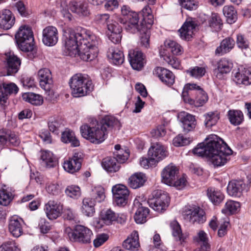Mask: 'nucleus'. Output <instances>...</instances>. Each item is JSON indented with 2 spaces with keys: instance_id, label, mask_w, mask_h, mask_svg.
<instances>
[{
  "instance_id": "nucleus-1",
  "label": "nucleus",
  "mask_w": 251,
  "mask_h": 251,
  "mask_svg": "<svg viewBox=\"0 0 251 251\" xmlns=\"http://www.w3.org/2000/svg\"><path fill=\"white\" fill-rule=\"evenodd\" d=\"M65 48L70 56L77 55L85 61L93 60L98 55L100 39L90 31L82 27L64 31Z\"/></svg>"
},
{
  "instance_id": "nucleus-2",
  "label": "nucleus",
  "mask_w": 251,
  "mask_h": 251,
  "mask_svg": "<svg viewBox=\"0 0 251 251\" xmlns=\"http://www.w3.org/2000/svg\"><path fill=\"white\" fill-rule=\"evenodd\" d=\"M205 143H200L193 150L195 154L205 156L215 167L224 165L232 150L221 138L216 135H210L205 139Z\"/></svg>"
},
{
  "instance_id": "nucleus-3",
  "label": "nucleus",
  "mask_w": 251,
  "mask_h": 251,
  "mask_svg": "<svg viewBox=\"0 0 251 251\" xmlns=\"http://www.w3.org/2000/svg\"><path fill=\"white\" fill-rule=\"evenodd\" d=\"M119 121L112 116L107 115L100 121L92 120L89 124H84L80 127L82 136L91 143L100 144L107 138V134L113 128L120 129Z\"/></svg>"
},
{
  "instance_id": "nucleus-4",
  "label": "nucleus",
  "mask_w": 251,
  "mask_h": 251,
  "mask_svg": "<svg viewBox=\"0 0 251 251\" xmlns=\"http://www.w3.org/2000/svg\"><path fill=\"white\" fill-rule=\"evenodd\" d=\"M181 97L185 103L195 107H200L208 100L206 92L196 83H187L183 89Z\"/></svg>"
},
{
  "instance_id": "nucleus-5",
  "label": "nucleus",
  "mask_w": 251,
  "mask_h": 251,
  "mask_svg": "<svg viewBox=\"0 0 251 251\" xmlns=\"http://www.w3.org/2000/svg\"><path fill=\"white\" fill-rule=\"evenodd\" d=\"M121 14L123 18H120L119 22L125 25L126 30L133 33L141 32L144 30L146 27H148L143 22L139 24L140 15L142 13H137L132 10L130 8L126 5H123L121 8Z\"/></svg>"
},
{
  "instance_id": "nucleus-6",
  "label": "nucleus",
  "mask_w": 251,
  "mask_h": 251,
  "mask_svg": "<svg viewBox=\"0 0 251 251\" xmlns=\"http://www.w3.org/2000/svg\"><path fill=\"white\" fill-rule=\"evenodd\" d=\"M72 94L74 97H81L89 94L94 88L92 80L86 75L76 74L70 80Z\"/></svg>"
},
{
  "instance_id": "nucleus-7",
  "label": "nucleus",
  "mask_w": 251,
  "mask_h": 251,
  "mask_svg": "<svg viewBox=\"0 0 251 251\" xmlns=\"http://www.w3.org/2000/svg\"><path fill=\"white\" fill-rule=\"evenodd\" d=\"M15 36L16 43L21 50L29 52L33 50L34 37L30 27L25 25L21 26Z\"/></svg>"
},
{
  "instance_id": "nucleus-8",
  "label": "nucleus",
  "mask_w": 251,
  "mask_h": 251,
  "mask_svg": "<svg viewBox=\"0 0 251 251\" xmlns=\"http://www.w3.org/2000/svg\"><path fill=\"white\" fill-rule=\"evenodd\" d=\"M65 233L71 241L83 244L90 243L93 235L92 231L89 228L80 225L75 226L74 230L70 227H66Z\"/></svg>"
},
{
  "instance_id": "nucleus-9",
  "label": "nucleus",
  "mask_w": 251,
  "mask_h": 251,
  "mask_svg": "<svg viewBox=\"0 0 251 251\" xmlns=\"http://www.w3.org/2000/svg\"><path fill=\"white\" fill-rule=\"evenodd\" d=\"M152 198L147 201L149 206L154 210L163 212L168 206L170 198L167 193L161 190H156L152 192Z\"/></svg>"
},
{
  "instance_id": "nucleus-10",
  "label": "nucleus",
  "mask_w": 251,
  "mask_h": 251,
  "mask_svg": "<svg viewBox=\"0 0 251 251\" xmlns=\"http://www.w3.org/2000/svg\"><path fill=\"white\" fill-rule=\"evenodd\" d=\"M113 201L119 206H125L128 201L129 191L127 188L123 184H116L112 187Z\"/></svg>"
},
{
  "instance_id": "nucleus-11",
  "label": "nucleus",
  "mask_w": 251,
  "mask_h": 251,
  "mask_svg": "<svg viewBox=\"0 0 251 251\" xmlns=\"http://www.w3.org/2000/svg\"><path fill=\"white\" fill-rule=\"evenodd\" d=\"M146 203V201L141 203L137 199L134 201L132 210L135 212L134 218L137 224H143L147 221V217L149 214L150 210L145 206Z\"/></svg>"
},
{
  "instance_id": "nucleus-12",
  "label": "nucleus",
  "mask_w": 251,
  "mask_h": 251,
  "mask_svg": "<svg viewBox=\"0 0 251 251\" xmlns=\"http://www.w3.org/2000/svg\"><path fill=\"white\" fill-rule=\"evenodd\" d=\"M83 156V154L81 152H75L72 157L64 161V170L72 174L79 171L81 167Z\"/></svg>"
},
{
  "instance_id": "nucleus-13",
  "label": "nucleus",
  "mask_w": 251,
  "mask_h": 251,
  "mask_svg": "<svg viewBox=\"0 0 251 251\" xmlns=\"http://www.w3.org/2000/svg\"><path fill=\"white\" fill-rule=\"evenodd\" d=\"M39 84L49 95L53 93L51 91L52 86V80L50 70L47 68L40 69L38 73Z\"/></svg>"
},
{
  "instance_id": "nucleus-14",
  "label": "nucleus",
  "mask_w": 251,
  "mask_h": 251,
  "mask_svg": "<svg viewBox=\"0 0 251 251\" xmlns=\"http://www.w3.org/2000/svg\"><path fill=\"white\" fill-rule=\"evenodd\" d=\"M5 68L7 75H12L16 74L21 66V59L13 53H5Z\"/></svg>"
},
{
  "instance_id": "nucleus-15",
  "label": "nucleus",
  "mask_w": 251,
  "mask_h": 251,
  "mask_svg": "<svg viewBox=\"0 0 251 251\" xmlns=\"http://www.w3.org/2000/svg\"><path fill=\"white\" fill-rule=\"evenodd\" d=\"M58 40V32L57 28L53 26L45 27L42 32V42L49 47L53 46Z\"/></svg>"
},
{
  "instance_id": "nucleus-16",
  "label": "nucleus",
  "mask_w": 251,
  "mask_h": 251,
  "mask_svg": "<svg viewBox=\"0 0 251 251\" xmlns=\"http://www.w3.org/2000/svg\"><path fill=\"white\" fill-rule=\"evenodd\" d=\"M20 143L19 137L13 131L6 129H0V145L17 147Z\"/></svg>"
},
{
  "instance_id": "nucleus-17",
  "label": "nucleus",
  "mask_w": 251,
  "mask_h": 251,
  "mask_svg": "<svg viewBox=\"0 0 251 251\" xmlns=\"http://www.w3.org/2000/svg\"><path fill=\"white\" fill-rule=\"evenodd\" d=\"M69 9L79 17H88L90 15L88 4L81 0H72L68 5Z\"/></svg>"
},
{
  "instance_id": "nucleus-18",
  "label": "nucleus",
  "mask_w": 251,
  "mask_h": 251,
  "mask_svg": "<svg viewBox=\"0 0 251 251\" xmlns=\"http://www.w3.org/2000/svg\"><path fill=\"white\" fill-rule=\"evenodd\" d=\"M148 156L151 157L156 164L167 155V151L165 147L159 142L152 143L148 151Z\"/></svg>"
},
{
  "instance_id": "nucleus-19",
  "label": "nucleus",
  "mask_w": 251,
  "mask_h": 251,
  "mask_svg": "<svg viewBox=\"0 0 251 251\" xmlns=\"http://www.w3.org/2000/svg\"><path fill=\"white\" fill-rule=\"evenodd\" d=\"M160 80L165 85L171 86L175 82V76L170 70L160 67H156L153 72Z\"/></svg>"
},
{
  "instance_id": "nucleus-20",
  "label": "nucleus",
  "mask_w": 251,
  "mask_h": 251,
  "mask_svg": "<svg viewBox=\"0 0 251 251\" xmlns=\"http://www.w3.org/2000/svg\"><path fill=\"white\" fill-rule=\"evenodd\" d=\"M232 68V61L226 58H223L217 63V67L214 70V74L217 78L222 79L224 75L229 73Z\"/></svg>"
},
{
  "instance_id": "nucleus-21",
  "label": "nucleus",
  "mask_w": 251,
  "mask_h": 251,
  "mask_svg": "<svg viewBox=\"0 0 251 251\" xmlns=\"http://www.w3.org/2000/svg\"><path fill=\"white\" fill-rule=\"evenodd\" d=\"M185 218L193 224H202L206 220L205 212L200 207L189 210Z\"/></svg>"
},
{
  "instance_id": "nucleus-22",
  "label": "nucleus",
  "mask_w": 251,
  "mask_h": 251,
  "mask_svg": "<svg viewBox=\"0 0 251 251\" xmlns=\"http://www.w3.org/2000/svg\"><path fill=\"white\" fill-rule=\"evenodd\" d=\"M128 59L132 68L135 70H141L145 63L143 53L141 51L131 50L128 53Z\"/></svg>"
},
{
  "instance_id": "nucleus-23",
  "label": "nucleus",
  "mask_w": 251,
  "mask_h": 251,
  "mask_svg": "<svg viewBox=\"0 0 251 251\" xmlns=\"http://www.w3.org/2000/svg\"><path fill=\"white\" fill-rule=\"evenodd\" d=\"M15 18L9 9H3L0 11V28L4 30L10 29L15 24Z\"/></svg>"
},
{
  "instance_id": "nucleus-24",
  "label": "nucleus",
  "mask_w": 251,
  "mask_h": 251,
  "mask_svg": "<svg viewBox=\"0 0 251 251\" xmlns=\"http://www.w3.org/2000/svg\"><path fill=\"white\" fill-rule=\"evenodd\" d=\"M63 207L60 203L55 201H49L45 207L47 216L50 220H54L61 215Z\"/></svg>"
},
{
  "instance_id": "nucleus-25",
  "label": "nucleus",
  "mask_w": 251,
  "mask_h": 251,
  "mask_svg": "<svg viewBox=\"0 0 251 251\" xmlns=\"http://www.w3.org/2000/svg\"><path fill=\"white\" fill-rule=\"evenodd\" d=\"M22 218L17 216H12L9 221L8 229L13 236L18 238L23 233Z\"/></svg>"
},
{
  "instance_id": "nucleus-26",
  "label": "nucleus",
  "mask_w": 251,
  "mask_h": 251,
  "mask_svg": "<svg viewBox=\"0 0 251 251\" xmlns=\"http://www.w3.org/2000/svg\"><path fill=\"white\" fill-rule=\"evenodd\" d=\"M235 81L239 84H251V68L241 67L234 75Z\"/></svg>"
},
{
  "instance_id": "nucleus-27",
  "label": "nucleus",
  "mask_w": 251,
  "mask_h": 251,
  "mask_svg": "<svg viewBox=\"0 0 251 251\" xmlns=\"http://www.w3.org/2000/svg\"><path fill=\"white\" fill-rule=\"evenodd\" d=\"M246 184L242 180H232L228 183L227 192L231 196L240 197L245 189Z\"/></svg>"
},
{
  "instance_id": "nucleus-28",
  "label": "nucleus",
  "mask_w": 251,
  "mask_h": 251,
  "mask_svg": "<svg viewBox=\"0 0 251 251\" xmlns=\"http://www.w3.org/2000/svg\"><path fill=\"white\" fill-rule=\"evenodd\" d=\"M180 121L182 124V126L184 132L187 133L195 128L197 122L195 116L183 112L180 113Z\"/></svg>"
},
{
  "instance_id": "nucleus-29",
  "label": "nucleus",
  "mask_w": 251,
  "mask_h": 251,
  "mask_svg": "<svg viewBox=\"0 0 251 251\" xmlns=\"http://www.w3.org/2000/svg\"><path fill=\"white\" fill-rule=\"evenodd\" d=\"M178 170L175 166L170 164L165 167L161 172L162 181L169 186H172L173 181L176 179V176Z\"/></svg>"
},
{
  "instance_id": "nucleus-30",
  "label": "nucleus",
  "mask_w": 251,
  "mask_h": 251,
  "mask_svg": "<svg viewBox=\"0 0 251 251\" xmlns=\"http://www.w3.org/2000/svg\"><path fill=\"white\" fill-rule=\"evenodd\" d=\"M235 41L233 38L227 37L224 39L220 43L215 51L216 55L222 56L230 52L234 47Z\"/></svg>"
},
{
  "instance_id": "nucleus-31",
  "label": "nucleus",
  "mask_w": 251,
  "mask_h": 251,
  "mask_svg": "<svg viewBox=\"0 0 251 251\" xmlns=\"http://www.w3.org/2000/svg\"><path fill=\"white\" fill-rule=\"evenodd\" d=\"M96 201L94 198L87 197L83 199L81 206V212L85 216L90 217L95 213V206Z\"/></svg>"
},
{
  "instance_id": "nucleus-32",
  "label": "nucleus",
  "mask_w": 251,
  "mask_h": 251,
  "mask_svg": "<svg viewBox=\"0 0 251 251\" xmlns=\"http://www.w3.org/2000/svg\"><path fill=\"white\" fill-rule=\"evenodd\" d=\"M197 24L193 21L186 22L178 31L180 37L183 40H189L192 37L193 30Z\"/></svg>"
},
{
  "instance_id": "nucleus-33",
  "label": "nucleus",
  "mask_w": 251,
  "mask_h": 251,
  "mask_svg": "<svg viewBox=\"0 0 251 251\" xmlns=\"http://www.w3.org/2000/svg\"><path fill=\"white\" fill-rule=\"evenodd\" d=\"M123 247L128 250H137L140 247L139 236L137 231L132 232L123 243Z\"/></svg>"
},
{
  "instance_id": "nucleus-34",
  "label": "nucleus",
  "mask_w": 251,
  "mask_h": 251,
  "mask_svg": "<svg viewBox=\"0 0 251 251\" xmlns=\"http://www.w3.org/2000/svg\"><path fill=\"white\" fill-rule=\"evenodd\" d=\"M107 56L115 65L122 64L124 62V56L123 52L114 47H110L108 49Z\"/></svg>"
},
{
  "instance_id": "nucleus-35",
  "label": "nucleus",
  "mask_w": 251,
  "mask_h": 251,
  "mask_svg": "<svg viewBox=\"0 0 251 251\" xmlns=\"http://www.w3.org/2000/svg\"><path fill=\"white\" fill-rule=\"evenodd\" d=\"M40 158L42 163L47 168L55 167L57 164V160L53 154L50 151H41Z\"/></svg>"
},
{
  "instance_id": "nucleus-36",
  "label": "nucleus",
  "mask_w": 251,
  "mask_h": 251,
  "mask_svg": "<svg viewBox=\"0 0 251 251\" xmlns=\"http://www.w3.org/2000/svg\"><path fill=\"white\" fill-rule=\"evenodd\" d=\"M207 195L210 201L215 205L220 203L224 199V195L220 191L214 187L207 189Z\"/></svg>"
},
{
  "instance_id": "nucleus-37",
  "label": "nucleus",
  "mask_w": 251,
  "mask_h": 251,
  "mask_svg": "<svg viewBox=\"0 0 251 251\" xmlns=\"http://www.w3.org/2000/svg\"><path fill=\"white\" fill-rule=\"evenodd\" d=\"M61 141L65 143H70L74 147H78L79 141L76 138L75 133L68 129H66L61 134Z\"/></svg>"
},
{
  "instance_id": "nucleus-38",
  "label": "nucleus",
  "mask_w": 251,
  "mask_h": 251,
  "mask_svg": "<svg viewBox=\"0 0 251 251\" xmlns=\"http://www.w3.org/2000/svg\"><path fill=\"white\" fill-rule=\"evenodd\" d=\"M170 227L172 235L176 241H180L181 243L185 242L186 236L182 233L180 226L176 220H174L170 223Z\"/></svg>"
},
{
  "instance_id": "nucleus-39",
  "label": "nucleus",
  "mask_w": 251,
  "mask_h": 251,
  "mask_svg": "<svg viewBox=\"0 0 251 251\" xmlns=\"http://www.w3.org/2000/svg\"><path fill=\"white\" fill-rule=\"evenodd\" d=\"M146 181L144 175L141 173H136L129 178V185L133 189H137L142 186Z\"/></svg>"
},
{
  "instance_id": "nucleus-40",
  "label": "nucleus",
  "mask_w": 251,
  "mask_h": 251,
  "mask_svg": "<svg viewBox=\"0 0 251 251\" xmlns=\"http://www.w3.org/2000/svg\"><path fill=\"white\" fill-rule=\"evenodd\" d=\"M117 162L115 157H107L103 159L101 165L106 171L116 172L119 170L120 167Z\"/></svg>"
},
{
  "instance_id": "nucleus-41",
  "label": "nucleus",
  "mask_w": 251,
  "mask_h": 251,
  "mask_svg": "<svg viewBox=\"0 0 251 251\" xmlns=\"http://www.w3.org/2000/svg\"><path fill=\"white\" fill-rule=\"evenodd\" d=\"M100 218L106 225L113 224L116 219V213L111 209H103L100 212Z\"/></svg>"
},
{
  "instance_id": "nucleus-42",
  "label": "nucleus",
  "mask_w": 251,
  "mask_h": 251,
  "mask_svg": "<svg viewBox=\"0 0 251 251\" xmlns=\"http://www.w3.org/2000/svg\"><path fill=\"white\" fill-rule=\"evenodd\" d=\"M223 14L226 18L227 22L232 24L237 19V12L233 6L225 5L223 9Z\"/></svg>"
},
{
  "instance_id": "nucleus-43",
  "label": "nucleus",
  "mask_w": 251,
  "mask_h": 251,
  "mask_svg": "<svg viewBox=\"0 0 251 251\" xmlns=\"http://www.w3.org/2000/svg\"><path fill=\"white\" fill-rule=\"evenodd\" d=\"M227 115L230 123L234 126L240 125L244 119L243 114L240 110H230Z\"/></svg>"
},
{
  "instance_id": "nucleus-44",
  "label": "nucleus",
  "mask_w": 251,
  "mask_h": 251,
  "mask_svg": "<svg viewBox=\"0 0 251 251\" xmlns=\"http://www.w3.org/2000/svg\"><path fill=\"white\" fill-rule=\"evenodd\" d=\"M13 199L12 193L6 188L5 185H0V204L6 206Z\"/></svg>"
},
{
  "instance_id": "nucleus-45",
  "label": "nucleus",
  "mask_w": 251,
  "mask_h": 251,
  "mask_svg": "<svg viewBox=\"0 0 251 251\" xmlns=\"http://www.w3.org/2000/svg\"><path fill=\"white\" fill-rule=\"evenodd\" d=\"M23 100L35 105H40L43 102L42 96L33 93H26L22 96Z\"/></svg>"
},
{
  "instance_id": "nucleus-46",
  "label": "nucleus",
  "mask_w": 251,
  "mask_h": 251,
  "mask_svg": "<svg viewBox=\"0 0 251 251\" xmlns=\"http://www.w3.org/2000/svg\"><path fill=\"white\" fill-rule=\"evenodd\" d=\"M151 9L149 7H145L142 9V16L143 19L141 22H143L144 25L148 26L146 27L144 30H141V32H145L148 28H150L151 25L153 24V16L150 14Z\"/></svg>"
},
{
  "instance_id": "nucleus-47",
  "label": "nucleus",
  "mask_w": 251,
  "mask_h": 251,
  "mask_svg": "<svg viewBox=\"0 0 251 251\" xmlns=\"http://www.w3.org/2000/svg\"><path fill=\"white\" fill-rule=\"evenodd\" d=\"M164 45L174 55H180L183 51L182 47L174 41L166 40L164 43Z\"/></svg>"
},
{
  "instance_id": "nucleus-48",
  "label": "nucleus",
  "mask_w": 251,
  "mask_h": 251,
  "mask_svg": "<svg viewBox=\"0 0 251 251\" xmlns=\"http://www.w3.org/2000/svg\"><path fill=\"white\" fill-rule=\"evenodd\" d=\"M204 116V124L207 127H211L215 125L220 118L219 115L217 112H209Z\"/></svg>"
},
{
  "instance_id": "nucleus-49",
  "label": "nucleus",
  "mask_w": 251,
  "mask_h": 251,
  "mask_svg": "<svg viewBox=\"0 0 251 251\" xmlns=\"http://www.w3.org/2000/svg\"><path fill=\"white\" fill-rule=\"evenodd\" d=\"M236 43L238 48L243 50H247L250 48V41L247 37L241 33L236 35Z\"/></svg>"
},
{
  "instance_id": "nucleus-50",
  "label": "nucleus",
  "mask_w": 251,
  "mask_h": 251,
  "mask_svg": "<svg viewBox=\"0 0 251 251\" xmlns=\"http://www.w3.org/2000/svg\"><path fill=\"white\" fill-rule=\"evenodd\" d=\"M0 251H20L19 245L14 240L3 243L0 246Z\"/></svg>"
},
{
  "instance_id": "nucleus-51",
  "label": "nucleus",
  "mask_w": 251,
  "mask_h": 251,
  "mask_svg": "<svg viewBox=\"0 0 251 251\" xmlns=\"http://www.w3.org/2000/svg\"><path fill=\"white\" fill-rule=\"evenodd\" d=\"M187 74L193 77L199 78L203 76L205 73V69L203 67H194L186 71Z\"/></svg>"
},
{
  "instance_id": "nucleus-52",
  "label": "nucleus",
  "mask_w": 251,
  "mask_h": 251,
  "mask_svg": "<svg viewBox=\"0 0 251 251\" xmlns=\"http://www.w3.org/2000/svg\"><path fill=\"white\" fill-rule=\"evenodd\" d=\"M65 192L68 197L74 199L78 198L81 194L80 188L75 185L68 186Z\"/></svg>"
},
{
  "instance_id": "nucleus-53",
  "label": "nucleus",
  "mask_w": 251,
  "mask_h": 251,
  "mask_svg": "<svg viewBox=\"0 0 251 251\" xmlns=\"http://www.w3.org/2000/svg\"><path fill=\"white\" fill-rule=\"evenodd\" d=\"M91 198L95 199L96 202H100L103 201L105 198L104 189L100 186L95 187L93 190Z\"/></svg>"
},
{
  "instance_id": "nucleus-54",
  "label": "nucleus",
  "mask_w": 251,
  "mask_h": 251,
  "mask_svg": "<svg viewBox=\"0 0 251 251\" xmlns=\"http://www.w3.org/2000/svg\"><path fill=\"white\" fill-rule=\"evenodd\" d=\"M59 121L55 118H50L48 122V127L50 131L55 134H59V128L60 126Z\"/></svg>"
},
{
  "instance_id": "nucleus-55",
  "label": "nucleus",
  "mask_w": 251,
  "mask_h": 251,
  "mask_svg": "<svg viewBox=\"0 0 251 251\" xmlns=\"http://www.w3.org/2000/svg\"><path fill=\"white\" fill-rule=\"evenodd\" d=\"M209 25L210 26L215 28L216 30H220L223 23L220 17L217 14L213 13L210 20Z\"/></svg>"
},
{
  "instance_id": "nucleus-56",
  "label": "nucleus",
  "mask_w": 251,
  "mask_h": 251,
  "mask_svg": "<svg viewBox=\"0 0 251 251\" xmlns=\"http://www.w3.org/2000/svg\"><path fill=\"white\" fill-rule=\"evenodd\" d=\"M240 207V204L239 202L229 201L226 202L225 209H223L222 211H227L230 214H233L238 211Z\"/></svg>"
},
{
  "instance_id": "nucleus-57",
  "label": "nucleus",
  "mask_w": 251,
  "mask_h": 251,
  "mask_svg": "<svg viewBox=\"0 0 251 251\" xmlns=\"http://www.w3.org/2000/svg\"><path fill=\"white\" fill-rule=\"evenodd\" d=\"M94 21L98 25H107L110 22V15L107 13L98 14L95 16Z\"/></svg>"
},
{
  "instance_id": "nucleus-58",
  "label": "nucleus",
  "mask_w": 251,
  "mask_h": 251,
  "mask_svg": "<svg viewBox=\"0 0 251 251\" xmlns=\"http://www.w3.org/2000/svg\"><path fill=\"white\" fill-rule=\"evenodd\" d=\"M191 140L189 138L184 137L179 134L173 139V144L176 147L186 146L190 144Z\"/></svg>"
},
{
  "instance_id": "nucleus-59",
  "label": "nucleus",
  "mask_w": 251,
  "mask_h": 251,
  "mask_svg": "<svg viewBox=\"0 0 251 251\" xmlns=\"http://www.w3.org/2000/svg\"><path fill=\"white\" fill-rule=\"evenodd\" d=\"M115 158L119 163H124L128 159L129 156V152L128 150H122L117 151L115 153Z\"/></svg>"
},
{
  "instance_id": "nucleus-60",
  "label": "nucleus",
  "mask_w": 251,
  "mask_h": 251,
  "mask_svg": "<svg viewBox=\"0 0 251 251\" xmlns=\"http://www.w3.org/2000/svg\"><path fill=\"white\" fill-rule=\"evenodd\" d=\"M3 87L5 93L7 94V96L11 94H16L19 90L17 85L13 83L7 84H3Z\"/></svg>"
},
{
  "instance_id": "nucleus-61",
  "label": "nucleus",
  "mask_w": 251,
  "mask_h": 251,
  "mask_svg": "<svg viewBox=\"0 0 251 251\" xmlns=\"http://www.w3.org/2000/svg\"><path fill=\"white\" fill-rule=\"evenodd\" d=\"M180 4L182 7L190 10L196 9L197 7L196 3L193 0H181Z\"/></svg>"
},
{
  "instance_id": "nucleus-62",
  "label": "nucleus",
  "mask_w": 251,
  "mask_h": 251,
  "mask_svg": "<svg viewBox=\"0 0 251 251\" xmlns=\"http://www.w3.org/2000/svg\"><path fill=\"white\" fill-rule=\"evenodd\" d=\"M108 239V236L106 234H101L97 236V238L94 240V246L96 248L99 247L105 242Z\"/></svg>"
},
{
  "instance_id": "nucleus-63",
  "label": "nucleus",
  "mask_w": 251,
  "mask_h": 251,
  "mask_svg": "<svg viewBox=\"0 0 251 251\" xmlns=\"http://www.w3.org/2000/svg\"><path fill=\"white\" fill-rule=\"evenodd\" d=\"M107 27L109 33H114L115 31L122 32V27L115 21H111L107 25Z\"/></svg>"
},
{
  "instance_id": "nucleus-64",
  "label": "nucleus",
  "mask_w": 251,
  "mask_h": 251,
  "mask_svg": "<svg viewBox=\"0 0 251 251\" xmlns=\"http://www.w3.org/2000/svg\"><path fill=\"white\" fill-rule=\"evenodd\" d=\"M148 158L146 157H142L140 159V165L141 166L144 167V168H148L150 167H152L156 165L154 159H152L151 157H150L148 156Z\"/></svg>"
}]
</instances>
